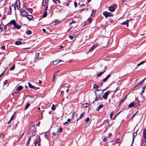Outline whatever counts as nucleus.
Returning <instances> with one entry per match:
<instances>
[{
	"instance_id": "f257e3e1",
	"label": "nucleus",
	"mask_w": 146,
	"mask_h": 146,
	"mask_svg": "<svg viewBox=\"0 0 146 146\" xmlns=\"http://www.w3.org/2000/svg\"><path fill=\"white\" fill-rule=\"evenodd\" d=\"M20 14L21 16L23 17L27 16L28 15V13L26 11L22 10L20 11Z\"/></svg>"
},
{
	"instance_id": "f03ea898",
	"label": "nucleus",
	"mask_w": 146,
	"mask_h": 146,
	"mask_svg": "<svg viewBox=\"0 0 146 146\" xmlns=\"http://www.w3.org/2000/svg\"><path fill=\"white\" fill-rule=\"evenodd\" d=\"M110 92V91H108L105 93L102 96L103 98L105 100H107L108 96L109 95Z\"/></svg>"
},
{
	"instance_id": "7ed1b4c3",
	"label": "nucleus",
	"mask_w": 146,
	"mask_h": 146,
	"mask_svg": "<svg viewBox=\"0 0 146 146\" xmlns=\"http://www.w3.org/2000/svg\"><path fill=\"white\" fill-rule=\"evenodd\" d=\"M63 62V61L61 59L59 60H56L54 61L53 62L52 64L54 66L56 65H57V64H58L60 62Z\"/></svg>"
},
{
	"instance_id": "20e7f679",
	"label": "nucleus",
	"mask_w": 146,
	"mask_h": 146,
	"mask_svg": "<svg viewBox=\"0 0 146 146\" xmlns=\"http://www.w3.org/2000/svg\"><path fill=\"white\" fill-rule=\"evenodd\" d=\"M15 6L17 7V9L19 10L20 9V3L19 1L18 0H16L15 2Z\"/></svg>"
},
{
	"instance_id": "39448f33",
	"label": "nucleus",
	"mask_w": 146,
	"mask_h": 146,
	"mask_svg": "<svg viewBox=\"0 0 146 146\" xmlns=\"http://www.w3.org/2000/svg\"><path fill=\"white\" fill-rule=\"evenodd\" d=\"M110 14V13L107 12H104L103 13V14L106 18H107L109 17H110L111 16Z\"/></svg>"
},
{
	"instance_id": "423d86ee",
	"label": "nucleus",
	"mask_w": 146,
	"mask_h": 146,
	"mask_svg": "<svg viewBox=\"0 0 146 146\" xmlns=\"http://www.w3.org/2000/svg\"><path fill=\"white\" fill-rule=\"evenodd\" d=\"M96 46H97L95 45H93L92 47L89 48L88 52H91L94 49L96 48Z\"/></svg>"
},
{
	"instance_id": "0eeeda50",
	"label": "nucleus",
	"mask_w": 146,
	"mask_h": 146,
	"mask_svg": "<svg viewBox=\"0 0 146 146\" xmlns=\"http://www.w3.org/2000/svg\"><path fill=\"white\" fill-rule=\"evenodd\" d=\"M143 136L145 138V143L146 145L145 146H146V131L145 129L143 130Z\"/></svg>"
},
{
	"instance_id": "6e6552de",
	"label": "nucleus",
	"mask_w": 146,
	"mask_h": 146,
	"mask_svg": "<svg viewBox=\"0 0 146 146\" xmlns=\"http://www.w3.org/2000/svg\"><path fill=\"white\" fill-rule=\"evenodd\" d=\"M146 78H144L143 80L142 81H141L139 82L136 85V86H138L140 85H141L144 82Z\"/></svg>"
},
{
	"instance_id": "1a4fd4ad",
	"label": "nucleus",
	"mask_w": 146,
	"mask_h": 146,
	"mask_svg": "<svg viewBox=\"0 0 146 146\" xmlns=\"http://www.w3.org/2000/svg\"><path fill=\"white\" fill-rule=\"evenodd\" d=\"M109 11L111 12H113L115 10V8L113 6L109 7Z\"/></svg>"
},
{
	"instance_id": "9d476101",
	"label": "nucleus",
	"mask_w": 146,
	"mask_h": 146,
	"mask_svg": "<svg viewBox=\"0 0 146 146\" xmlns=\"http://www.w3.org/2000/svg\"><path fill=\"white\" fill-rule=\"evenodd\" d=\"M129 21V20H127L125 21H124L122 23V24L123 25H126L127 27H128V22Z\"/></svg>"
},
{
	"instance_id": "9b49d317",
	"label": "nucleus",
	"mask_w": 146,
	"mask_h": 146,
	"mask_svg": "<svg viewBox=\"0 0 146 146\" xmlns=\"http://www.w3.org/2000/svg\"><path fill=\"white\" fill-rule=\"evenodd\" d=\"M23 88V87L21 86H20L16 89V90H18L19 91H20Z\"/></svg>"
},
{
	"instance_id": "f8f14e48",
	"label": "nucleus",
	"mask_w": 146,
	"mask_h": 146,
	"mask_svg": "<svg viewBox=\"0 0 146 146\" xmlns=\"http://www.w3.org/2000/svg\"><path fill=\"white\" fill-rule=\"evenodd\" d=\"M111 76L110 74H108V75L107 76L104 78L103 80V81L104 82H105Z\"/></svg>"
},
{
	"instance_id": "ddd939ff",
	"label": "nucleus",
	"mask_w": 146,
	"mask_h": 146,
	"mask_svg": "<svg viewBox=\"0 0 146 146\" xmlns=\"http://www.w3.org/2000/svg\"><path fill=\"white\" fill-rule=\"evenodd\" d=\"M39 53L38 52H36L35 54V59H34V61H35L39 57Z\"/></svg>"
},
{
	"instance_id": "4468645a",
	"label": "nucleus",
	"mask_w": 146,
	"mask_h": 146,
	"mask_svg": "<svg viewBox=\"0 0 146 146\" xmlns=\"http://www.w3.org/2000/svg\"><path fill=\"white\" fill-rule=\"evenodd\" d=\"M146 85H145L144 86H143V87L141 92L140 93V94L141 95H142L143 94V93L144 92L146 88Z\"/></svg>"
},
{
	"instance_id": "2eb2a0df",
	"label": "nucleus",
	"mask_w": 146,
	"mask_h": 146,
	"mask_svg": "<svg viewBox=\"0 0 146 146\" xmlns=\"http://www.w3.org/2000/svg\"><path fill=\"white\" fill-rule=\"evenodd\" d=\"M105 70L102 72H100L97 74V76L98 77H99L101 76L105 72Z\"/></svg>"
},
{
	"instance_id": "dca6fc26",
	"label": "nucleus",
	"mask_w": 146,
	"mask_h": 146,
	"mask_svg": "<svg viewBox=\"0 0 146 146\" xmlns=\"http://www.w3.org/2000/svg\"><path fill=\"white\" fill-rule=\"evenodd\" d=\"M135 104L134 102H133L131 103H130L128 105V107L129 108H131V107H133L134 106Z\"/></svg>"
},
{
	"instance_id": "f3484780",
	"label": "nucleus",
	"mask_w": 146,
	"mask_h": 146,
	"mask_svg": "<svg viewBox=\"0 0 146 146\" xmlns=\"http://www.w3.org/2000/svg\"><path fill=\"white\" fill-rule=\"evenodd\" d=\"M103 107V105H100L96 109V110L97 111H99L100 109L102 108Z\"/></svg>"
},
{
	"instance_id": "a211bd4d",
	"label": "nucleus",
	"mask_w": 146,
	"mask_h": 146,
	"mask_svg": "<svg viewBox=\"0 0 146 146\" xmlns=\"http://www.w3.org/2000/svg\"><path fill=\"white\" fill-rule=\"evenodd\" d=\"M28 85L30 88H31L34 89L35 86L32 85L29 82L28 83Z\"/></svg>"
},
{
	"instance_id": "6ab92c4d",
	"label": "nucleus",
	"mask_w": 146,
	"mask_h": 146,
	"mask_svg": "<svg viewBox=\"0 0 146 146\" xmlns=\"http://www.w3.org/2000/svg\"><path fill=\"white\" fill-rule=\"evenodd\" d=\"M14 26L15 28H17L18 29H19L21 27L18 24H16V23L15 25H14Z\"/></svg>"
},
{
	"instance_id": "aec40b11",
	"label": "nucleus",
	"mask_w": 146,
	"mask_h": 146,
	"mask_svg": "<svg viewBox=\"0 0 146 146\" xmlns=\"http://www.w3.org/2000/svg\"><path fill=\"white\" fill-rule=\"evenodd\" d=\"M137 135V132L135 133L134 134H133V135L132 143H133V142L135 137Z\"/></svg>"
},
{
	"instance_id": "412c9836",
	"label": "nucleus",
	"mask_w": 146,
	"mask_h": 146,
	"mask_svg": "<svg viewBox=\"0 0 146 146\" xmlns=\"http://www.w3.org/2000/svg\"><path fill=\"white\" fill-rule=\"evenodd\" d=\"M31 136L28 139V140L27 141V146H29V143L30 142V141L31 139Z\"/></svg>"
},
{
	"instance_id": "4be33fe9",
	"label": "nucleus",
	"mask_w": 146,
	"mask_h": 146,
	"mask_svg": "<svg viewBox=\"0 0 146 146\" xmlns=\"http://www.w3.org/2000/svg\"><path fill=\"white\" fill-rule=\"evenodd\" d=\"M10 23L14 25L16 24V22L14 20H13L11 21Z\"/></svg>"
},
{
	"instance_id": "5701e85b",
	"label": "nucleus",
	"mask_w": 146,
	"mask_h": 146,
	"mask_svg": "<svg viewBox=\"0 0 146 146\" xmlns=\"http://www.w3.org/2000/svg\"><path fill=\"white\" fill-rule=\"evenodd\" d=\"M84 115L85 113H81L80 115V116L79 119L82 118Z\"/></svg>"
},
{
	"instance_id": "b1692460",
	"label": "nucleus",
	"mask_w": 146,
	"mask_h": 146,
	"mask_svg": "<svg viewBox=\"0 0 146 146\" xmlns=\"http://www.w3.org/2000/svg\"><path fill=\"white\" fill-rule=\"evenodd\" d=\"M27 35H29L32 34L31 31L30 30H28L26 32Z\"/></svg>"
},
{
	"instance_id": "393cba45",
	"label": "nucleus",
	"mask_w": 146,
	"mask_h": 146,
	"mask_svg": "<svg viewBox=\"0 0 146 146\" xmlns=\"http://www.w3.org/2000/svg\"><path fill=\"white\" fill-rule=\"evenodd\" d=\"M93 88H94L98 89L99 88V86L97 85L96 84H94L93 85Z\"/></svg>"
},
{
	"instance_id": "a878e982",
	"label": "nucleus",
	"mask_w": 146,
	"mask_h": 146,
	"mask_svg": "<svg viewBox=\"0 0 146 146\" xmlns=\"http://www.w3.org/2000/svg\"><path fill=\"white\" fill-rule=\"evenodd\" d=\"M28 16L27 17V18L28 19L31 20L33 18V17L32 15H28Z\"/></svg>"
},
{
	"instance_id": "bb28decb",
	"label": "nucleus",
	"mask_w": 146,
	"mask_h": 146,
	"mask_svg": "<svg viewBox=\"0 0 146 146\" xmlns=\"http://www.w3.org/2000/svg\"><path fill=\"white\" fill-rule=\"evenodd\" d=\"M21 43V42L19 41H16L15 42V44L17 45H19Z\"/></svg>"
},
{
	"instance_id": "cd10ccee",
	"label": "nucleus",
	"mask_w": 146,
	"mask_h": 146,
	"mask_svg": "<svg viewBox=\"0 0 146 146\" xmlns=\"http://www.w3.org/2000/svg\"><path fill=\"white\" fill-rule=\"evenodd\" d=\"M47 13L46 11H45L43 14V17H46L47 16Z\"/></svg>"
},
{
	"instance_id": "c85d7f7f",
	"label": "nucleus",
	"mask_w": 146,
	"mask_h": 146,
	"mask_svg": "<svg viewBox=\"0 0 146 146\" xmlns=\"http://www.w3.org/2000/svg\"><path fill=\"white\" fill-rule=\"evenodd\" d=\"M30 104L29 103H27L25 108V110H26L30 106Z\"/></svg>"
},
{
	"instance_id": "c756f323",
	"label": "nucleus",
	"mask_w": 146,
	"mask_h": 146,
	"mask_svg": "<svg viewBox=\"0 0 146 146\" xmlns=\"http://www.w3.org/2000/svg\"><path fill=\"white\" fill-rule=\"evenodd\" d=\"M46 4V0H43L42 5L43 6H44Z\"/></svg>"
},
{
	"instance_id": "7c9ffc66",
	"label": "nucleus",
	"mask_w": 146,
	"mask_h": 146,
	"mask_svg": "<svg viewBox=\"0 0 146 146\" xmlns=\"http://www.w3.org/2000/svg\"><path fill=\"white\" fill-rule=\"evenodd\" d=\"M144 63H145L144 61H142V62H140L138 64L137 66H140V65H141V64H143Z\"/></svg>"
},
{
	"instance_id": "2f4dec72",
	"label": "nucleus",
	"mask_w": 146,
	"mask_h": 146,
	"mask_svg": "<svg viewBox=\"0 0 146 146\" xmlns=\"http://www.w3.org/2000/svg\"><path fill=\"white\" fill-rule=\"evenodd\" d=\"M89 104L88 103H85L83 104V106L84 107H87L89 106Z\"/></svg>"
},
{
	"instance_id": "473e14b6",
	"label": "nucleus",
	"mask_w": 146,
	"mask_h": 146,
	"mask_svg": "<svg viewBox=\"0 0 146 146\" xmlns=\"http://www.w3.org/2000/svg\"><path fill=\"white\" fill-rule=\"evenodd\" d=\"M15 68V65H14L11 68L10 70L11 71L14 70Z\"/></svg>"
},
{
	"instance_id": "72a5a7b5",
	"label": "nucleus",
	"mask_w": 146,
	"mask_h": 146,
	"mask_svg": "<svg viewBox=\"0 0 146 146\" xmlns=\"http://www.w3.org/2000/svg\"><path fill=\"white\" fill-rule=\"evenodd\" d=\"M51 109L52 110H55V105L54 104H53L51 107Z\"/></svg>"
},
{
	"instance_id": "f704fd0d",
	"label": "nucleus",
	"mask_w": 146,
	"mask_h": 146,
	"mask_svg": "<svg viewBox=\"0 0 146 146\" xmlns=\"http://www.w3.org/2000/svg\"><path fill=\"white\" fill-rule=\"evenodd\" d=\"M28 11L30 13H31L32 12V9L31 8H29L28 9Z\"/></svg>"
},
{
	"instance_id": "c9c22d12",
	"label": "nucleus",
	"mask_w": 146,
	"mask_h": 146,
	"mask_svg": "<svg viewBox=\"0 0 146 146\" xmlns=\"http://www.w3.org/2000/svg\"><path fill=\"white\" fill-rule=\"evenodd\" d=\"M8 81L7 80H6L4 82V85L7 84L8 83Z\"/></svg>"
},
{
	"instance_id": "e433bc0d",
	"label": "nucleus",
	"mask_w": 146,
	"mask_h": 146,
	"mask_svg": "<svg viewBox=\"0 0 146 146\" xmlns=\"http://www.w3.org/2000/svg\"><path fill=\"white\" fill-rule=\"evenodd\" d=\"M88 21L89 22V23H91L92 21V19H91L90 18H89L88 19Z\"/></svg>"
},
{
	"instance_id": "4c0bfd02",
	"label": "nucleus",
	"mask_w": 146,
	"mask_h": 146,
	"mask_svg": "<svg viewBox=\"0 0 146 146\" xmlns=\"http://www.w3.org/2000/svg\"><path fill=\"white\" fill-rule=\"evenodd\" d=\"M113 112H112L111 113V114H110V118H111V119H112V117H113Z\"/></svg>"
},
{
	"instance_id": "58836bf2",
	"label": "nucleus",
	"mask_w": 146,
	"mask_h": 146,
	"mask_svg": "<svg viewBox=\"0 0 146 146\" xmlns=\"http://www.w3.org/2000/svg\"><path fill=\"white\" fill-rule=\"evenodd\" d=\"M54 22L56 25L60 23L59 21H55Z\"/></svg>"
},
{
	"instance_id": "ea45409f",
	"label": "nucleus",
	"mask_w": 146,
	"mask_h": 146,
	"mask_svg": "<svg viewBox=\"0 0 146 146\" xmlns=\"http://www.w3.org/2000/svg\"><path fill=\"white\" fill-rule=\"evenodd\" d=\"M1 25H0V33H1L3 31V28L1 27Z\"/></svg>"
},
{
	"instance_id": "a19ab883",
	"label": "nucleus",
	"mask_w": 146,
	"mask_h": 146,
	"mask_svg": "<svg viewBox=\"0 0 146 146\" xmlns=\"http://www.w3.org/2000/svg\"><path fill=\"white\" fill-rule=\"evenodd\" d=\"M89 120H90V118L89 117H87L85 119V121L86 122H87L88 121H89Z\"/></svg>"
},
{
	"instance_id": "79ce46f5",
	"label": "nucleus",
	"mask_w": 146,
	"mask_h": 146,
	"mask_svg": "<svg viewBox=\"0 0 146 146\" xmlns=\"http://www.w3.org/2000/svg\"><path fill=\"white\" fill-rule=\"evenodd\" d=\"M69 37L72 40L73 38V36H69Z\"/></svg>"
},
{
	"instance_id": "37998d69",
	"label": "nucleus",
	"mask_w": 146,
	"mask_h": 146,
	"mask_svg": "<svg viewBox=\"0 0 146 146\" xmlns=\"http://www.w3.org/2000/svg\"><path fill=\"white\" fill-rule=\"evenodd\" d=\"M12 6L13 7H14L15 9V10L16 9V8H15L16 6H15V4H12Z\"/></svg>"
},
{
	"instance_id": "c03bdc74",
	"label": "nucleus",
	"mask_w": 146,
	"mask_h": 146,
	"mask_svg": "<svg viewBox=\"0 0 146 146\" xmlns=\"http://www.w3.org/2000/svg\"><path fill=\"white\" fill-rule=\"evenodd\" d=\"M119 89V87H118L116 88L115 90V92H116V91Z\"/></svg>"
},
{
	"instance_id": "a18cd8bd",
	"label": "nucleus",
	"mask_w": 146,
	"mask_h": 146,
	"mask_svg": "<svg viewBox=\"0 0 146 146\" xmlns=\"http://www.w3.org/2000/svg\"><path fill=\"white\" fill-rule=\"evenodd\" d=\"M55 76L54 74H53V78H52V81L54 82L55 80Z\"/></svg>"
},
{
	"instance_id": "49530a36",
	"label": "nucleus",
	"mask_w": 146,
	"mask_h": 146,
	"mask_svg": "<svg viewBox=\"0 0 146 146\" xmlns=\"http://www.w3.org/2000/svg\"><path fill=\"white\" fill-rule=\"evenodd\" d=\"M14 114H13L12 116L11 117V118H10L11 120H12L13 119V118H14Z\"/></svg>"
},
{
	"instance_id": "de8ad7c7",
	"label": "nucleus",
	"mask_w": 146,
	"mask_h": 146,
	"mask_svg": "<svg viewBox=\"0 0 146 146\" xmlns=\"http://www.w3.org/2000/svg\"><path fill=\"white\" fill-rule=\"evenodd\" d=\"M76 23V21H72L70 23V24L71 25L73 23Z\"/></svg>"
},
{
	"instance_id": "09e8293b",
	"label": "nucleus",
	"mask_w": 146,
	"mask_h": 146,
	"mask_svg": "<svg viewBox=\"0 0 146 146\" xmlns=\"http://www.w3.org/2000/svg\"><path fill=\"white\" fill-rule=\"evenodd\" d=\"M74 5L76 8L77 7V3L76 2H75L74 3Z\"/></svg>"
},
{
	"instance_id": "8fccbe9b",
	"label": "nucleus",
	"mask_w": 146,
	"mask_h": 146,
	"mask_svg": "<svg viewBox=\"0 0 146 146\" xmlns=\"http://www.w3.org/2000/svg\"><path fill=\"white\" fill-rule=\"evenodd\" d=\"M5 46H2V47H1V48L3 50H5Z\"/></svg>"
},
{
	"instance_id": "3c124183",
	"label": "nucleus",
	"mask_w": 146,
	"mask_h": 146,
	"mask_svg": "<svg viewBox=\"0 0 146 146\" xmlns=\"http://www.w3.org/2000/svg\"><path fill=\"white\" fill-rule=\"evenodd\" d=\"M124 101L123 100L120 101L119 102V104L120 105Z\"/></svg>"
},
{
	"instance_id": "603ef678",
	"label": "nucleus",
	"mask_w": 146,
	"mask_h": 146,
	"mask_svg": "<svg viewBox=\"0 0 146 146\" xmlns=\"http://www.w3.org/2000/svg\"><path fill=\"white\" fill-rule=\"evenodd\" d=\"M35 135V131L33 132L32 133V135L33 136H34Z\"/></svg>"
},
{
	"instance_id": "864d4df0",
	"label": "nucleus",
	"mask_w": 146,
	"mask_h": 146,
	"mask_svg": "<svg viewBox=\"0 0 146 146\" xmlns=\"http://www.w3.org/2000/svg\"><path fill=\"white\" fill-rule=\"evenodd\" d=\"M120 113V112H119V113H117L113 117V119H115V117H116V116L117 115H118Z\"/></svg>"
},
{
	"instance_id": "5fc2aeb1",
	"label": "nucleus",
	"mask_w": 146,
	"mask_h": 146,
	"mask_svg": "<svg viewBox=\"0 0 146 146\" xmlns=\"http://www.w3.org/2000/svg\"><path fill=\"white\" fill-rule=\"evenodd\" d=\"M116 143H119L120 142V140L119 139H118L116 141Z\"/></svg>"
},
{
	"instance_id": "6e6d98bb",
	"label": "nucleus",
	"mask_w": 146,
	"mask_h": 146,
	"mask_svg": "<svg viewBox=\"0 0 146 146\" xmlns=\"http://www.w3.org/2000/svg\"><path fill=\"white\" fill-rule=\"evenodd\" d=\"M59 72V71H58L55 72L54 74V75H56L58 72Z\"/></svg>"
},
{
	"instance_id": "4d7b16f0",
	"label": "nucleus",
	"mask_w": 146,
	"mask_h": 146,
	"mask_svg": "<svg viewBox=\"0 0 146 146\" xmlns=\"http://www.w3.org/2000/svg\"><path fill=\"white\" fill-rule=\"evenodd\" d=\"M39 89V87H36L35 86L34 89H35V90H37V89Z\"/></svg>"
},
{
	"instance_id": "13d9d810",
	"label": "nucleus",
	"mask_w": 146,
	"mask_h": 146,
	"mask_svg": "<svg viewBox=\"0 0 146 146\" xmlns=\"http://www.w3.org/2000/svg\"><path fill=\"white\" fill-rule=\"evenodd\" d=\"M62 130V128L60 127L59 128V131L60 132H61Z\"/></svg>"
},
{
	"instance_id": "bf43d9fd",
	"label": "nucleus",
	"mask_w": 146,
	"mask_h": 146,
	"mask_svg": "<svg viewBox=\"0 0 146 146\" xmlns=\"http://www.w3.org/2000/svg\"><path fill=\"white\" fill-rule=\"evenodd\" d=\"M103 140L104 142H105L107 141V139L106 138H104L103 139Z\"/></svg>"
},
{
	"instance_id": "052dcab7",
	"label": "nucleus",
	"mask_w": 146,
	"mask_h": 146,
	"mask_svg": "<svg viewBox=\"0 0 146 146\" xmlns=\"http://www.w3.org/2000/svg\"><path fill=\"white\" fill-rule=\"evenodd\" d=\"M96 12V11H95V10H93L92 11V14L91 15H92V14L93 13H95Z\"/></svg>"
},
{
	"instance_id": "680f3d73",
	"label": "nucleus",
	"mask_w": 146,
	"mask_h": 146,
	"mask_svg": "<svg viewBox=\"0 0 146 146\" xmlns=\"http://www.w3.org/2000/svg\"><path fill=\"white\" fill-rule=\"evenodd\" d=\"M47 133L46 132V133L45 134V136L46 137V139H48V137H47Z\"/></svg>"
},
{
	"instance_id": "e2e57ef3",
	"label": "nucleus",
	"mask_w": 146,
	"mask_h": 146,
	"mask_svg": "<svg viewBox=\"0 0 146 146\" xmlns=\"http://www.w3.org/2000/svg\"><path fill=\"white\" fill-rule=\"evenodd\" d=\"M40 123V121H39L38 123H37L36 124V125L38 126H39V125Z\"/></svg>"
},
{
	"instance_id": "0e129e2a",
	"label": "nucleus",
	"mask_w": 146,
	"mask_h": 146,
	"mask_svg": "<svg viewBox=\"0 0 146 146\" xmlns=\"http://www.w3.org/2000/svg\"><path fill=\"white\" fill-rule=\"evenodd\" d=\"M53 2L55 3V4H56V1H58V0H52Z\"/></svg>"
},
{
	"instance_id": "69168bd1",
	"label": "nucleus",
	"mask_w": 146,
	"mask_h": 146,
	"mask_svg": "<svg viewBox=\"0 0 146 146\" xmlns=\"http://www.w3.org/2000/svg\"><path fill=\"white\" fill-rule=\"evenodd\" d=\"M42 31L44 33H45V32H46V29H42Z\"/></svg>"
},
{
	"instance_id": "338daca9",
	"label": "nucleus",
	"mask_w": 146,
	"mask_h": 146,
	"mask_svg": "<svg viewBox=\"0 0 146 146\" xmlns=\"http://www.w3.org/2000/svg\"><path fill=\"white\" fill-rule=\"evenodd\" d=\"M52 134L54 136H56L57 135L56 133L53 132L52 133Z\"/></svg>"
},
{
	"instance_id": "774afa93",
	"label": "nucleus",
	"mask_w": 146,
	"mask_h": 146,
	"mask_svg": "<svg viewBox=\"0 0 146 146\" xmlns=\"http://www.w3.org/2000/svg\"><path fill=\"white\" fill-rule=\"evenodd\" d=\"M35 146H36V145L37 144V141H36V142L35 143Z\"/></svg>"
}]
</instances>
